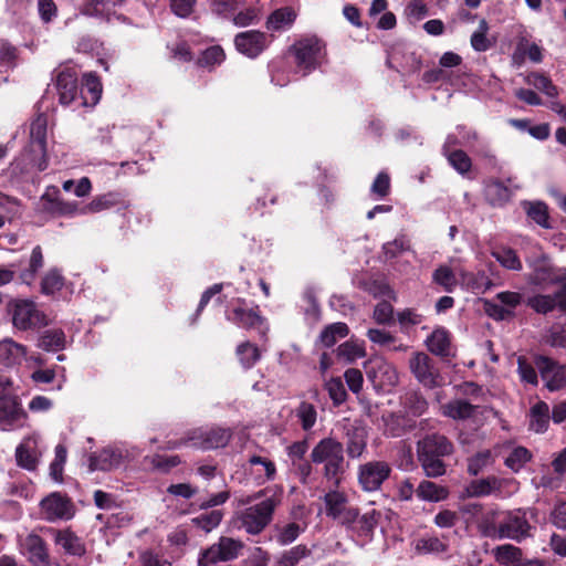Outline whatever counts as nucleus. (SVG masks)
Returning a JSON list of instances; mask_svg holds the SVG:
<instances>
[{
	"instance_id": "473e14b6",
	"label": "nucleus",
	"mask_w": 566,
	"mask_h": 566,
	"mask_svg": "<svg viewBox=\"0 0 566 566\" xmlns=\"http://www.w3.org/2000/svg\"><path fill=\"white\" fill-rule=\"evenodd\" d=\"M48 119L43 114H39L30 127V138L32 145H36L39 151L44 156L46 146Z\"/></svg>"
},
{
	"instance_id": "49530a36",
	"label": "nucleus",
	"mask_w": 566,
	"mask_h": 566,
	"mask_svg": "<svg viewBox=\"0 0 566 566\" xmlns=\"http://www.w3.org/2000/svg\"><path fill=\"white\" fill-rule=\"evenodd\" d=\"M527 83L542 91L548 97H556L558 95L557 87L547 76L541 73H531L527 76Z\"/></svg>"
},
{
	"instance_id": "ea45409f",
	"label": "nucleus",
	"mask_w": 566,
	"mask_h": 566,
	"mask_svg": "<svg viewBox=\"0 0 566 566\" xmlns=\"http://www.w3.org/2000/svg\"><path fill=\"white\" fill-rule=\"evenodd\" d=\"M525 209L527 216L542 228H549L547 206L542 202H526Z\"/></svg>"
},
{
	"instance_id": "f3484780",
	"label": "nucleus",
	"mask_w": 566,
	"mask_h": 566,
	"mask_svg": "<svg viewBox=\"0 0 566 566\" xmlns=\"http://www.w3.org/2000/svg\"><path fill=\"white\" fill-rule=\"evenodd\" d=\"M245 305L243 298H238L232 314L227 316L228 321L245 329L260 328L265 319L261 316L259 306L248 308Z\"/></svg>"
},
{
	"instance_id": "e2e57ef3",
	"label": "nucleus",
	"mask_w": 566,
	"mask_h": 566,
	"mask_svg": "<svg viewBox=\"0 0 566 566\" xmlns=\"http://www.w3.org/2000/svg\"><path fill=\"white\" fill-rule=\"evenodd\" d=\"M374 319L378 324L388 325L394 322V307L389 302H380L375 306Z\"/></svg>"
},
{
	"instance_id": "20e7f679",
	"label": "nucleus",
	"mask_w": 566,
	"mask_h": 566,
	"mask_svg": "<svg viewBox=\"0 0 566 566\" xmlns=\"http://www.w3.org/2000/svg\"><path fill=\"white\" fill-rule=\"evenodd\" d=\"M232 438V431L229 428L195 429L187 433L185 438L172 442L170 449H177L181 446H190L201 450H211L224 448Z\"/></svg>"
},
{
	"instance_id": "c9c22d12",
	"label": "nucleus",
	"mask_w": 566,
	"mask_h": 566,
	"mask_svg": "<svg viewBox=\"0 0 566 566\" xmlns=\"http://www.w3.org/2000/svg\"><path fill=\"white\" fill-rule=\"evenodd\" d=\"M65 346V334L61 329H50L42 334L39 347L48 352H57Z\"/></svg>"
},
{
	"instance_id": "f03ea898",
	"label": "nucleus",
	"mask_w": 566,
	"mask_h": 566,
	"mask_svg": "<svg viewBox=\"0 0 566 566\" xmlns=\"http://www.w3.org/2000/svg\"><path fill=\"white\" fill-rule=\"evenodd\" d=\"M453 451V443L440 433L427 434L417 443L418 460L428 478H439L447 472L443 458Z\"/></svg>"
},
{
	"instance_id": "8fccbe9b",
	"label": "nucleus",
	"mask_w": 566,
	"mask_h": 566,
	"mask_svg": "<svg viewBox=\"0 0 566 566\" xmlns=\"http://www.w3.org/2000/svg\"><path fill=\"white\" fill-rule=\"evenodd\" d=\"M449 164L461 175L470 171L472 161L470 157L461 149L452 150L446 154Z\"/></svg>"
},
{
	"instance_id": "a19ab883",
	"label": "nucleus",
	"mask_w": 566,
	"mask_h": 566,
	"mask_svg": "<svg viewBox=\"0 0 566 566\" xmlns=\"http://www.w3.org/2000/svg\"><path fill=\"white\" fill-rule=\"evenodd\" d=\"M310 554L305 545H297L285 551L276 560L275 566H295L301 559Z\"/></svg>"
},
{
	"instance_id": "bb28decb",
	"label": "nucleus",
	"mask_w": 566,
	"mask_h": 566,
	"mask_svg": "<svg viewBox=\"0 0 566 566\" xmlns=\"http://www.w3.org/2000/svg\"><path fill=\"white\" fill-rule=\"evenodd\" d=\"M549 407L545 401L536 402L530 410V429L536 433H543L549 424Z\"/></svg>"
},
{
	"instance_id": "5fc2aeb1",
	"label": "nucleus",
	"mask_w": 566,
	"mask_h": 566,
	"mask_svg": "<svg viewBox=\"0 0 566 566\" xmlns=\"http://www.w3.org/2000/svg\"><path fill=\"white\" fill-rule=\"evenodd\" d=\"M408 250H410V242L406 235H399L395 240L385 243L382 247V251L387 260L397 258Z\"/></svg>"
},
{
	"instance_id": "39448f33",
	"label": "nucleus",
	"mask_w": 566,
	"mask_h": 566,
	"mask_svg": "<svg viewBox=\"0 0 566 566\" xmlns=\"http://www.w3.org/2000/svg\"><path fill=\"white\" fill-rule=\"evenodd\" d=\"M12 324L20 331L38 329L48 325L46 315L32 300L17 298L9 304Z\"/></svg>"
},
{
	"instance_id": "774afa93",
	"label": "nucleus",
	"mask_w": 566,
	"mask_h": 566,
	"mask_svg": "<svg viewBox=\"0 0 566 566\" xmlns=\"http://www.w3.org/2000/svg\"><path fill=\"white\" fill-rule=\"evenodd\" d=\"M301 533V527L296 523H290L279 530L276 541L281 545H287L294 542Z\"/></svg>"
},
{
	"instance_id": "864d4df0",
	"label": "nucleus",
	"mask_w": 566,
	"mask_h": 566,
	"mask_svg": "<svg viewBox=\"0 0 566 566\" xmlns=\"http://www.w3.org/2000/svg\"><path fill=\"white\" fill-rule=\"evenodd\" d=\"M119 202V196L117 193H105L94 198L85 208L88 212H99L102 210L109 209Z\"/></svg>"
},
{
	"instance_id": "2f4dec72",
	"label": "nucleus",
	"mask_w": 566,
	"mask_h": 566,
	"mask_svg": "<svg viewBox=\"0 0 566 566\" xmlns=\"http://www.w3.org/2000/svg\"><path fill=\"white\" fill-rule=\"evenodd\" d=\"M416 494L422 501L440 502L448 497L449 492L444 486L424 480L418 485Z\"/></svg>"
},
{
	"instance_id": "6e6552de",
	"label": "nucleus",
	"mask_w": 566,
	"mask_h": 566,
	"mask_svg": "<svg viewBox=\"0 0 566 566\" xmlns=\"http://www.w3.org/2000/svg\"><path fill=\"white\" fill-rule=\"evenodd\" d=\"M296 63L305 74L315 70L324 57V45L315 36L305 38L297 41L293 46Z\"/></svg>"
},
{
	"instance_id": "a211bd4d",
	"label": "nucleus",
	"mask_w": 566,
	"mask_h": 566,
	"mask_svg": "<svg viewBox=\"0 0 566 566\" xmlns=\"http://www.w3.org/2000/svg\"><path fill=\"white\" fill-rule=\"evenodd\" d=\"M20 549L28 560L35 566H46L49 554L44 541L36 534H28L20 539Z\"/></svg>"
},
{
	"instance_id": "ddd939ff",
	"label": "nucleus",
	"mask_w": 566,
	"mask_h": 566,
	"mask_svg": "<svg viewBox=\"0 0 566 566\" xmlns=\"http://www.w3.org/2000/svg\"><path fill=\"white\" fill-rule=\"evenodd\" d=\"M40 513L42 517L49 522L57 520H70L73 514V504L64 495L53 492L41 500Z\"/></svg>"
},
{
	"instance_id": "bf43d9fd",
	"label": "nucleus",
	"mask_w": 566,
	"mask_h": 566,
	"mask_svg": "<svg viewBox=\"0 0 566 566\" xmlns=\"http://www.w3.org/2000/svg\"><path fill=\"white\" fill-rule=\"evenodd\" d=\"M316 409L312 403L302 402L297 408V417L304 430H310L316 422Z\"/></svg>"
},
{
	"instance_id": "7c9ffc66",
	"label": "nucleus",
	"mask_w": 566,
	"mask_h": 566,
	"mask_svg": "<svg viewBox=\"0 0 566 566\" xmlns=\"http://www.w3.org/2000/svg\"><path fill=\"white\" fill-rule=\"evenodd\" d=\"M428 349L437 356H448L450 354V335L443 328H437L427 338Z\"/></svg>"
},
{
	"instance_id": "680f3d73",
	"label": "nucleus",
	"mask_w": 566,
	"mask_h": 566,
	"mask_svg": "<svg viewBox=\"0 0 566 566\" xmlns=\"http://www.w3.org/2000/svg\"><path fill=\"white\" fill-rule=\"evenodd\" d=\"M337 355L348 361H353L357 358L365 356L363 346L353 342H346L337 347Z\"/></svg>"
},
{
	"instance_id": "7ed1b4c3",
	"label": "nucleus",
	"mask_w": 566,
	"mask_h": 566,
	"mask_svg": "<svg viewBox=\"0 0 566 566\" xmlns=\"http://www.w3.org/2000/svg\"><path fill=\"white\" fill-rule=\"evenodd\" d=\"M311 461L324 464L323 476L338 488L346 471L344 447L334 438L319 440L311 452Z\"/></svg>"
},
{
	"instance_id": "79ce46f5",
	"label": "nucleus",
	"mask_w": 566,
	"mask_h": 566,
	"mask_svg": "<svg viewBox=\"0 0 566 566\" xmlns=\"http://www.w3.org/2000/svg\"><path fill=\"white\" fill-rule=\"evenodd\" d=\"M145 460L149 462L154 470H157L161 473H167L181 463V460L178 455L168 457L163 454H154L151 457H147Z\"/></svg>"
},
{
	"instance_id": "f704fd0d",
	"label": "nucleus",
	"mask_w": 566,
	"mask_h": 566,
	"mask_svg": "<svg viewBox=\"0 0 566 566\" xmlns=\"http://www.w3.org/2000/svg\"><path fill=\"white\" fill-rule=\"evenodd\" d=\"M346 451L349 458H359L367 446V437L364 429L355 428L347 433Z\"/></svg>"
},
{
	"instance_id": "58836bf2",
	"label": "nucleus",
	"mask_w": 566,
	"mask_h": 566,
	"mask_svg": "<svg viewBox=\"0 0 566 566\" xmlns=\"http://www.w3.org/2000/svg\"><path fill=\"white\" fill-rule=\"evenodd\" d=\"M43 263L44 260L41 247L36 245L32 250L28 269H25L20 275L22 282L30 285L33 282L38 271L42 269Z\"/></svg>"
},
{
	"instance_id": "72a5a7b5",
	"label": "nucleus",
	"mask_w": 566,
	"mask_h": 566,
	"mask_svg": "<svg viewBox=\"0 0 566 566\" xmlns=\"http://www.w3.org/2000/svg\"><path fill=\"white\" fill-rule=\"evenodd\" d=\"M348 333L349 329L345 323H333L322 331L318 342L328 348L334 346L338 339L346 337Z\"/></svg>"
},
{
	"instance_id": "412c9836",
	"label": "nucleus",
	"mask_w": 566,
	"mask_h": 566,
	"mask_svg": "<svg viewBox=\"0 0 566 566\" xmlns=\"http://www.w3.org/2000/svg\"><path fill=\"white\" fill-rule=\"evenodd\" d=\"M460 286L463 290L473 293H484L493 286L492 281L488 277L485 272L479 271L476 273L459 269Z\"/></svg>"
},
{
	"instance_id": "9b49d317",
	"label": "nucleus",
	"mask_w": 566,
	"mask_h": 566,
	"mask_svg": "<svg viewBox=\"0 0 566 566\" xmlns=\"http://www.w3.org/2000/svg\"><path fill=\"white\" fill-rule=\"evenodd\" d=\"M409 368L416 379L428 388L441 386L443 378L432 359L424 353H415L409 359Z\"/></svg>"
},
{
	"instance_id": "6e6d98bb",
	"label": "nucleus",
	"mask_w": 566,
	"mask_h": 566,
	"mask_svg": "<svg viewBox=\"0 0 566 566\" xmlns=\"http://www.w3.org/2000/svg\"><path fill=\"white\" fill-rule=\"evenodd\" d=\"M496 516L497 512L495 511L486 512L482 516L481 521L479 522V528L484 536L499 538L500 524L496 525Z\"/></svg>"
},
{
	"instance_id": "e433bc0d",
	"label": "nucleus",
	"mask_w": 566,
	"mask_h": 566,
	"mask_svg": "<svg viewBox=\"0 0 566 566\" xmlns=\"http://www.w3.org/2000/svg\"><path fill=\"white\" fill-rule=\"evenodd\" d=\"M492 256L505 269L521 271L522 262L517 253L511 248H500L491 252Z\"/></svg>"
},
{
	"instance_id": "2eb2a0df",
	"label": "nucleus",
	"mask_w": 566,
	"mask_h": 566,
	"mask_svg": "<svg viewBox=\"0 0 566 566\" xmlns=\"http://www.w3.org/2000/svg\"><path fill=\"white\" fill-rule=\"evenodd\" d=\"M531 526L521 511L509 512L500 522L499 538L520 541L528 535Z\"/></svg>"
},
{
	"instance_id": "09e8293b",
	"label": "nucleus",
	"mask_w": 566,
	"mask_h": 566,
	"mask_svg": "<svg viewBox=\"0 0 566 566\" xmlns=\"http://www.w3.org/2000/svg\"><path fill=\"white\" fill-rule=\"evenodd\" d=\"M528 305L537 313L546 314L558 307L557 294L535 295L528 300Z\"/></svg>"
},
{
	"instance_id": "c85d7f7f",
	"label": "nucleus",
	"mask_w": 566,
	"mask_h": 566,
	"mask_svg": "<svg viewBox=\"0 0 566 566\" xmlns=\"http://www.w3.org/2000/svg\"><path fill=\"white\" fill-rule=\"evenodd\" d=\"M36 441L34 439L24 440L15 450L17 462L21 468L34 470L38 464V455L34 451Z\"/></svg>"
},
{
	"instance_id": "0eeeda50",
	"label": "nucleus",
	"mask_w": 566,
	"mask_h": 566,
	"mask_svg": "<svg viewBox=\"0 0 566 566\" xmlns=\"http://www.w3.org/2000/svg\"><path fill=\"white\" fill-rule=\"evenodd\" d=\"M325 513L327 516L339 521L342 524L350 525L359 517L358 509L348 504V496L345 492L335 490L328 491L324 497Z\"/></svg>"
},
{
	"instance_id": "13d9d810",
	"label": "nucleus",
	"mask_w": 566,
	"mask_h": 566,
	"mask_svg": "<svg viewBox=\"0 0 566 566\" xmlns=\"http://www.w3.org/2000/svg\"><path fill=\"white\" fill-rule=\"evenodd\" d=\"M517 373L522 381L533 386L538 384L536 369L522 356L517 358Z\"/></svg>"
},
{
	"instance_id": "4d7b16f0",
	"label": "nucleus",
	"mask_w": 566,
	"mask_h": 566,
	"mask_svg": "<svg viewBox=\"0 0 566 566\" xmlns=\"http://www.w3.org/2000/svg\"><path fill=\"white\" fill-rule=\"evenodd\" d=\"M492 462V455L489 450L478 452L475 455L470 458L468 463V472L471 475H478L484 468L490 465Z\"/></svg>"
},
{
	"instance_id": "603ef678",
	"label": "nucleus",
	"mask_w": 566,
	"mask_h": 566,
	"mask_svg": "<svg viewBox=\"0 0 566 566\" xmlns=\"http://www.w3.org/2000/svg\"><path fill=\"white\" fill-rule=\"evenodd\" d=\"M63 286V276L56 270H50L42 279L41 292L45 295L54 294Z\"/></svg>"
},
{
	"instance_id": "f8f14e48",
	"label": "nucleus",
	"mask_w": 566,
	"mask_h": 566,
	"mask_svg": "<svg viewBox=\"0 0 566 566\" xmlns=\"http://www.w3.org/2000/svg\"><path fill=\"white\" fill-rule=\"evenodd\" d=\"M534 364L548 390L556 391L566 386L565 365H560L547 356H536Z\"/></svg>"
},
{
	"instance_id": "5701e85b",
	"label": "nucleus",
	"mask_w": 566,
	"mask_h": 566,
	"mask_svg": "<svg viewBox=\"0 0 566 566\" xmlns=\"http://www.w3.org/2000/svg\"><path fill=\"white\" fill-rule=\"evenodd\" d=\"M27 355V348L12 338L0 340V364L6 367L19 365Z\"/></svg>"
},
{
	"instance_id": "4be33fe9",
	"label": "nucleus",
	"mask_w": 566,
	"mask_h": 566,
	"mask_svg": "<svg viewBox=\"0 0 566 566\" xmlns=\"http://www.w3.org/2000/svg\"><path fill=\"white\" fill-rule=\"evenodd\" d=\"M56 88L61 104H71L77 95V78L75 73L71 70L61 71L56 77Z\"/></svg>"
},
{
	"instance_id": "aec40b11",
	"label": "nucleus",
	"mask_w": 566,
	"mask_h": 566,
	"mask_svg": "<svg viewBox=\"0 0 566 566\" xmlns=\"http://www.w3.org/2000/svg\"><path fill=\"white\" fill-rule=\"evenodd\" d=\"M124 454L118 449L105 448L90 457V471H112L124 463Z\"/></svg>"
},
{
	"instance_id": "393cba45",
	"label": "nucleus",
	"mask_w": 566,
	"mask_h": 566,
	"mask_svg": "<svg viewBox=\"0 0 566 566\" xmlns=\"http://www.w3.org/2000/svg\"><path fill=\"white\" fill-rule=\"evenodd\" d=\"M478 407L464 399H454L441 405L440 412L442 416L453 420H467L474 416Z\"/></svg>"
},
{
	"instance_id": "4c0bfd02",
	"label": "nucleus",
	"mask_w": 566,
	"mask_h": 566,
	"mask_svg": "<svg viewBox=\"0 0 566 566\" xmlns=\"http://www.w3.org/2000/svg\"><path fill=\"white\" fill-rule=\"evenodd\" d=\"M367 337L370 342L378 344L380 346L390 347L392 350H406L407 346L403 344L396 345V337L391 335L389 332L379 328H370L367 332Z\"/></svg>"
},
{
	"instance_id": "69168bd1",
	"label": "nucleus",
	"mask_w": 566,
	"mask_h": 566,
	"mask_svg": "<svg viewBox=\"0 0 566 566\" xmlns=\"http://www.w3.org/2000/svg\"><path fill=\"white\" fill-rule=\"evenodd\" d=\"M224 52L221 46L214 45L203 51L199 59V64L202 66H213L220 64L224 60Z\"/></svg>"
},
{
	"instance_id": "3c124183",
	"label": "nucleus",
	"mask_w": 566,
	"mask_h": 566,
	"mask_svg": "<svg viewBox=\"0 0 566 566\" xmlns=\"http://www.w3.org/2000/svg\"><path fill=\"white\" fill-rule=\"evenodd\" d=\"M415 549L419 554L441 553L446 545L436 536H426L416 541Z\"/></svg>"
},
{
	"instance_id": "dca6fc26",
	"label": "nucleus",
	"mask_w": 566,
	"mask_h": 566,
	"mask_svg": "<svg viewBox=\"0 0 566 566\" xmlns=\"http://www.w3.org/2000/svg\"><path fill=\"white\" fill-rule=\"evenodd\" d=\"M234 44L237 50L248 57H256L268 46L265 33L250 30L235 35Z\"/></svg>"
},
{
	"instance_id": "9d476101",
	"label": "nucleus",
	"mask_w": 566,
	"mask_h": 566,
	"mask_svg": "<svg viewBox=\"0 0 566 566\" xmlns=\"http://www.w3.org/2000/svg\"><path fill=\"white\" fill-rule=\"evenodd\" d=\"M391 467L386 461H369L358 467V483L366 492L380 489L390 476Z\"/></svg>"
},
{
	"instance_id": "0e129e2a",
	"label": "nucleus",
	"mask_w": 566,
	"mask_h": 566,
	"mask_svg": "<svg viewBox=\"0 0 566 566\" xmlns=\"http://www.w3.org/2000/svg\"><path fill=\"white\" fill-rule=\"evenodd\" d=\"M331 399L335 405H340L345 401L347 394L340 378H332L325 385Z\"/></svg>"
},
{
	"instance_id": "c756f323",
	"label": "nucleus",
	"mask_w": 566,
	"mask_h": 566,
	"mask_svg": "<svg viewBox=\"0 0 566 566\" xmlns=\"http://www.w3.org/2000/svg\"><path fill=\"white\" fill-rule=\"evenodd\" d=\"M55 543L67 554L74 556H82L85 554V546L82 541L69 530L56 532Z\"/></svg>"
},
{
	"instance_id": "c03bdc74",
	"label": "nucleus",
	"mask_w": 566,
	"mask_h": 566,
	"mask_svg": "<svg viewBox=\"0 0 566 566\" xmlns=\"http://www.w3.org/2000/svg\"><path fill=\"white\" fill-rule=\"evenodd\" d=\"M237 355L244 368H251L260 359L259 348L249 342L237 347Z\"/></svg>"
},
{
	"instance_id": "b1692460",
	"label": "nucleus",
	"mask_w": 566,
	"mask_h": 566,
	"mask_svg": "<svg viewBox=\"0 0 566 566\" xmlns=\"http://www.w3.org/2000/svg\"><path fill=\"white\" fill-rule=\"evenodd\" d=\"M504 483V480L494 475L474 480L467 486V493L471 497H483L496 494L501 491Z\"/></svg>"
},
{
	"instance_id": "a878e982",
	"label": "nucleus",
	"mask_w": 566,
	"mask_h": 566,
	"mask_svg": "<svg viewBox=\"0 0 566 566\" xmlns=\"http://www.w3.org/2000/svg\"><path fill=\"white\" fill-rule=\"evenodd\" d=\"M432 282L443 291L452 293L460 284L459 270L454 271L449 265L441 264L432 272Z\"/></svg>"
},
{
	"instance_id": "338daca9",
	"label": "nucleus",
	"mask_w": 566,
	"mask_h": 566,
	"mask_svg": "<svg viewBox=\"0 0 566 566\" xmlns=\"http://www.w3.org/2000/svg\"><path fill=\"white\" fill-rule=\"evenodd\" d=\"M83 90L91 94V99L96 103L102 94V84L98 77L93 73H86L83 76Z\"/></svg>"
},
{
	"instance_id": "1a4fd4ad",
	"label": "nucleus",
	"mask_w": 566,
	"mask_h": 566,
	"mask_svg": "<svg viewBox=\"0 0 566 566\" xmlns=\"http://www.w3.org/2000/svg\"><path fill=\"white\" fill-rule=\"evenodd\" d=\"M366 376L376 390L388 391L399 381L396 368L381 358L371 359L367 364Z\"/></svg>"
},
{
	"instance_id": "cd10ccee",
	"label": "nucleus",
	"mask_w": 566,
	"mask_h": 566,
	"mask_svg": "<svg viewBox=\"0 0 566 566\" xmlns=\"http://www.w3.org/2000/svg\"><path fill=\"white\" fill-rule=\"evenodd\" d=\"M296 19L295 11L290 7L280 8L273 11L266 20V29L280 31L290 28Z\"/></svg>"
},
{
	"instance_id": "37998d69",
	"label": "nucleus",
	"mask_w": 566,
	"mask_h": 566,
	"mask_svg": "<svg viewBox=\"0 0 566 566\" xmlns=\"http://www.w3.org/2000/svg\"><path fill=\"white\" fill-rule=\"evenodd\" d=\"M223 514L219 510L210 511L200 514L197 517L192 518L193 525L203 530L205 532H211L216 528L222 521Z\"/></svg>"
},
{
	"instance_id": "f257e3e1",
	"label": "nucleus",
	"mask_w": 566,
	"mask_h": 566,
	"mask_svg": "<svg viewBox=\"0 0 566 566\" xmlns=\"http://www.w3.org/2000/svg\"><path fill=\"white\" fill-rule=\"evenodd\" d=\"M282 488L275 486L241 496L238 504L247 507L234 513V523L250 535L262 533L271 524L274 512L282 502Z\"/></svg>"
},
{
	"instance_id": "423d86ee",
	"label": "nucleus",
	"mask_w": 566,
	"mask_h": 566,
	"mask_svg": "<svg viewBox=\"0 0 566 566\" xmlns=\"http://www.w3.org/2000/svg\"><path fill=\"white\" fill-rule=\"evenodd\" d=\"M244 547L240 539L221 536L219 541L207 549L202 551L199 559V566H211L219 562H229L238 558Z\"/></svg>"
},
{
	"instance_id": "4468645a",
	"label": "nucleus",
	"mask_w": 566,
	"mask_h": 566,
	"mask_svg": "<svg viewBox=\"0 0 566 566\" xmlns=\"http://www.w3.org/2000/svg\"><path fill=\"white\" fill-rule=\"evenodd\" d=\"M25 418V412L18 399L10 395L0 396V428L10 430L20 427Z\"/></svg>"
},
{
	"instance_id": "6ab92c4d",
	"label": "nucleus",
	"mask_w": 566,
	"mask_h": 566,
	"mask_svg": "<svg viewBox=\"0 0 566 566\" xmlns=\"http://www.w3.org/2000/svg\"><path fill=\"white\" fill-rule=\"evenodd\" d=\"M527 264L532 269V274L530 276V281L532 283L543 285L560 281L555 277L553 265L545 254L527 259Z\"/></svg>"
},
{
	"instance_id": "052dcab7",
	"label": "nucleus",
	"mask_w": 566,
	"mask_h": 566,
	"mask_svg": "<svg viewBox=\"0 0 566 566\" xmlns=\"http://www.w3.org/2000/svg\"><path fill=\"white\" fill-rule=\"evenodd\" d=\"M545 342L554 348L566 347V328L560 325L552 326L545 336Z\"/></svg>"
},
{
	"instance_id": "a18cd8bd",
	"label": "nucleus",
	"mask_w": 566,
	"mask_h": 566,
	"mask_svg": "<svg viewBox=\"0 0 566 566\" xmlns=\"http://www.w3.org/2000/svg\"><path fill=\"white\" fill-rule=\"evenodd\" d=\"M488 32L489 24L486 20L482 19L478 29L471 35V45L475 51L484 52L491 48V41L486 36Z\"/></svg>"
},
{
	"instance_id": "de8ad7c7",
	"label": "nucleus",
	"mask_w": 566,
	"mask_h": 566,
	"mask_svg": "<svg viewBox=\"0 0 566 566\" xmlns=\"http://www.w3.org/2000/svg\"><path fill=\"white\" fill-rule=\"evenodd\" d=\"M531 459L530 451L524 447L514 448L505 459V465L518 472Z\"/></svg>"
}]
</instances>
